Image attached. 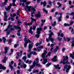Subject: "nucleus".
<instances>
[{"mask_svg":"<svg viewBox=\"0 0 74 74\" xmlns=\"http://www.w3.org/2000/svg\"><path fill=\"white\" fill-rule=\"evenodd\" d=\"M15 29L16 30H17L18 29H21V27L19 25L15 26V25H9L8 27V28H6L4 31V32H7V30H8V31H10V30L13 31L15 30Z\"/></svg>","mask_w":74,"mask_h":74,"instance_id":"obj_1","label":"nucleus"},{"mask_svg":"<svg viewBox=\"0 0 74 74\" xmlns=\"http://www.w3.org/2000/svg\"><path fill=\"white\" fill-rule=\"evenodd\" d=\"M33 45L32 44L29 45L28 51V53L27 55V56L28 58H31V55H32V54L34 55H37V53L35 51L31 52V49H32V48L33 47Z\"/></svg>","mask_w":74,"mask_h":74,"instance_id":"obj_2","label":"nucleus"},{"mask_svg":"<svg viewBox=\"0 0 74 74\" xmlns=\"http://www.w3.org/2000/svg\"><path fill=\"white\" fill-rule=\"evenodd\" d=\"M63 58L64 60H63V62L62 61H61L60 62V63H63V64H69V62L67 60L69 59L68 58V56H63Z\"/></svg>","mask_w":74,"mask_h":74,"instance_id":"obj_3","label":"nucleus"},{"mask_svg":"<svg viewBox=\"0 0 74 74\" xmlns=\"http://www.w3.org/2000/svg\"><path fill=\"white\" fill-rule=\"evenodd\" d=\"M47 53V52L46 50H45L44 52V53L42 54V58H43V60L44 61V62L43 63V64H45L46 63H47V62H48L47 59L45 58V56L46 55Z\"/></svg>","mask_w":74,"mask_h":74,"instance_id":"obj_4","label":"nucleus"},{"mask_svg":"<svg viewBox=\"0 0 74 74\" xmlns=\"http://www.w3.org/2000/svg\"><path fill=\"white\" fill-rule=\"evenodd\" d=\"M25 10L27 11L28 10L29 11H36V9L33 8H32V6H28L27 5L26 7H25Z\"/></svg>","mask_w":74,"mask_h":74,"instance_id":"obj_5","label":"nucleus"},{"mask_svg":"<svg viewBox=\"0 0 74 74\" xmlns=\"http://www.w3.org/2000/svg\"><path fill=\"white\" fill-rule=\"evenodd\" d=\"M42 30V28L40 27V28L38 27L37 29V33H38V34H36L35 35V37L36 38H39V37H40L39 34H40V32Z\"/></svg>","mask_w":74,"mask_h":74,"instance_id":"obj_6","label":"nucleus"},{"mask_svg":"<svg viewBox=\"0 0 74 74\" xmlns=\"http://www.w3.org/2000/svg\"><path fill=\"white\" fill-rule=\"evenodd\" d=\"M64 71H65L66 70V71L67 73H69V70H70V69H71V66L70 65H66L64 66Z\"/></svg>","mask_w":74,"mask_h":74,"instance_id":"obj_7","label":"nucleus"},{"mask_svg":"<svg viewBox=\"0 0 74 74\" xmlns=\"http://www.w3.org/2000/svg\"><path fill=\"white\" fill-rule=\"evenodd\" d=\"M31 22L30 23H27L26 22H25L24 23V24H25L26 25L29 26V25H31L33 23V21H35L36 22V20L35 19H34L33 18L31 17Z\"/></svg>","mask_w":74,"mask_h":74,"instance_id":"obj_8","label":"nucleus"},{"mask_svg":"<svg viewBox=\"0 0 74 74\" xmlns=\"http://www.w3.org/2000/svg\"><path fill=\"white\" fill-rule=\"evenodd\" d=\"M53 32H51V34H49V36L48 38V39L50 41H51L52 43H53L54 42V39L53 38H52V35H53Z\"/></svg>","mask_w":74,"mask_h":74,"instance_id":"obj_9","label":"nucleus"},{"mask_svg":"<svg viewBox=\"0 0 74 74\" xmlns=\"http://www.w3.org/2000/svg\"><path fill=\"white\" fill-rule=\"evenodd\" d=\"M4 15L5 16L3 20L4 21H7V12H4Z\"/></svg>","mask_w":74,"mask_h":74,"instance_id":"obj_10","label":"nucleus"},{"mask_svg":"<svg viewBox=\"0 0 74 74\" xmlns=\"http://www.w3.org/2000/svg\"><path fill=\"white\" fill-rule=\"evenodd\" d=\"M62 30H60V33L58 32V36H60V35H61V37H63V36H64V35L63 34V33H61L60 34V33H62Z\"/></svg>","mask_w":74,"mask_h":74,"instance_id":"obj_11","label":"nucleus"},{"mask_svg":"<svg viewBox=\"0 0 74 74\" xmlns=\"http://www.w3.org/2000/svg\"><path fill=\"white\" fill-rule=\"evenodd\" d=\"M6 69V67H4V66H2V64H0V69H3V70H5Z\"/></svg>","mask_w":74,"mask_h":74,"instance_id":"obj_12","label":"nucleus"},{"mask_svg":"<svg viewBox=\"0 0 74 74\" xmlns=\"http://www.w3.org/2000/svg\"><path fill=\"white\" fill-rule=\"evenodd\" d=\"M56 56H55L51 60V61L52 62H56L57 61V60H56Z\"/></svg>","mask_w":74,"mask_h":74,"instance_id":"obj_13","label":"nucleus"},{"mask_svg":"<svg viewBox=\"0 0 74 74\" xmlns=\"http://www.w3.org/2000/svg\"><path fill=\"white\" fill-rule=\"evenodd\" d=\"M7 0H5V2H2L1 4H0V5H1L2 6H4V5H5L6 4H7Z\"/></svg>","mask_w":74,"mask_h":74,"instance_id":"obj_14","label":"nucleus"},{"mask_svg":"<svg viewBox=\"0 0 74 74\" xmlns=\"http://www.w3.org/2000/svg\"><path fill=\"white\" fill-rule=\"evenodd\" d=\"M41 48H43V46L41 45L40 47H38L37 49H38V52H40V51Z\"/></svg>","mask_w":74,"mask_h":74,"instance_id":"obj_15","label":"nucleus"},{"mask_svg":"<svg viewBox=\"0 0 74 74\" xmlns=\"http://www.w3.org/2000/svg\"><path fill=\"white\" fill-rule=\"evenodd\" d=\"M27 0H23V2L24 3H25V5H29L30 3V2H27Z\"/></svg>","mask_w":74,"mask_h":74,"instance_id":"obj_16","label":"nucleus"},{"mask_svg":"<svg viewBox=\"0 0 74 74\" xmlns=\"http://www.w3.org/2000/svg\"><path fill=\"white\" fill-rule=\"evenodd\" d=\"M35 16L37 18H38V17L40 18V17H41V14H40V12H38V14H36Z\"/></svg>","mask_w":74,"mask_h":74,"instance_id":"obj_17","label":"nucleus"},{"mask_svg":"<svg viewBox=\"0 0 74 74\" xmlns=\"http://www.w3.org/2000/svg\"><path fill=\"white\" fill-rule=\"evenodd\" d=\"M9 49V47H5V53H7V51Z\"/></svg>","mask_w":74,"mask_h":74,"instance_id":"obj_18","label":"nucleus"},{"mask_svg":"<svg viewBox=\"0 0 74 74\" xmlns=\"http://www.w3.org/2000/svg\"><path fill=\"white\" fill-rule=\"evenodd\" d=\"M36 61L35 60H34L33 63V65L31 66V69H33L34 67H35V66H36Z\"/></svg>","mask_w":74,"mask_h":74,"instance_id":"obj_19","label":"nucleus"},{"mask_svg":"<svg viewBox=\"0 0 74 74\" xmlns=\"http://www.w3.org/2000/svg\"><path fill=\"white\" fill-rule=\"evenodd\" d=\"M23 40L24 41H25V42H26L27 44H28V42H27V36H25Z\"/></svg>","mask_w":74,"mask_h":74,"instance_id":"obj_20","label":"nucleus"},{"mask_svg":"<svg viewBox=\"0 0 74 74\" xmlns=\"http://www.w3.org/2000/svg\"><path fill=\"white\" fill-rule=\"evenodd\" d=\"M59 65L58 64L56 66L55 65H54V66L56 69H59V70L60 69V67H59Z\"/></svg>","mask_w":74,"mask_h":74,"instance_id":"obj_21","label":"nucleus"},{"mask_svg":"<svg viewBox=\"0 0 74 74\" xmlns=\"http://www.w3.org/2000/svg\"><path fill=\"white\" fill-rule=\"evenodd\" d=\"M59 49L58 47H57L56 48H55L54 50V53H56L57 52V51H58V49Z\"/></svg>","mask_w":74,"mask_h":74,"instance_id":"obj_22","label":"nucleus"},{"mask_svg":"<svg viewBox=\"0 0 74 74\" xmlns=\"http://www.w3.org/2000/svg\"><path fill=\"white\" fill-rule=\"evenodd\" d=\"M70 56L72 59H74V52H73L72 53L70 54Z\"/></svg>","mask_w":74,"mask_h":74,"instance_id":"obj_23","label":"nucleus"},{"mask_svg":"<svg viewBox=\"0 0 74 74\" xmlns=\"http://www.w3.org/2000/svg\"><path fill=\"white\" fill-rule=\"evenodd\" d=\"M7 59H8V58H7V57H5L4 59L3 60V63H5V62H6V61L7 60Z\"/></svg>","mask_w":74,"mask_h":74,"instance_id":"obj_24","label":"nucleus"},{"mask_svg":"<svg viewBox=\"0 0 74 74\" xmlns=\"http://www.w3.org/2000/svg\"><path fill=\"white\" fill-rule=\"evenodd\" d=\"M51 26H53V27L56 26V21H54L53 22V23H51Z\"/></svg>","mask_w":74,"mask_h":74,"instance_id":"obj_25","label":"nucleus"},{"mask_svg":"<svg viewBox=\"0 0 74 74\" xmlns=\"http://www.w3.org/2000/svg\"><path fill=\"white\" fill-rule=\"evenodd\" d=\"M42 43V42H41V41L39 43H37L35 44L36 46L37 47H38V45H40Z\"/></svg>","mask_w":74,"mask_h":74,"instance_id":"obj_26","label":"nucleus"},{"mask_svg":"<svg viewBox=\"0 0 74 74\" xmlns=\"http://www.w3.org/2000/svg\"><path fill=\"white\" fill-rule=\"evenodd\" d=\"M57 4L58 5V6L57 8L59 9V8H60V7L62 6V4H60V3L59 2L57 3Z\"/></svg>","mask_w":74,"mask_h":74,"instance_id":"obj_27","label":"nucleus"},{"mask_svg":"<svg viewBox=\"0 0 74 74\" xmlns=\"http://www.w3.org/2000/svg\"><path fill=\"white\" fill-rule=\"evenodd\" d=\"M38 63V61H37L36 63V66H38V67H40L41 66V64Z\"/></svg>","mask_w":74,"mask_h":74,"instance_id":"obj_28","label":"nucleus"},{"mask_svg":"<svg viewBox=\"0 0 74 74\" xmlns=\"http://www.w3.org/2000/svg\"><path fill=\"white\" fill-rule=\"evenodd\" d=\"M27 66V65L26 64H23V65H21V67H23V68H26Z\"/></svg>","mask_w":74,"mask_h":74,"instance_id":"obj_29","label":"nucleus"},{"mask_svg":"<svg viewBox=\"0 0 74 74\" xmlns=\"http://www.w3.org/2000/svg\"><path fill=\"white\" fill-rule=\"evenodd\" d=\"M12 1L13 2V3H12V5H13V6H16V5H15V3L16 1V0H13Z\"/></svg>","mask_w":74,"mask_h":74,"instance_id":"obj_30","label":"nucleus"},{"mask_svg":"<svg viewBox=\"0 0 74 74\" xmlns=\"http://www.w3.org/2000/svg\"><path fill=\"white\" fill-rule=\"evenodd\" d=\"M9 65L10 68L11 69V70L12 71L13 69V66L11 64V63L9 64Z\"/></svg>","mask_w":74,"mask_h":74,"instance_id":"obj_31","label":"nucleus"},{"mask_svg":"<svg viewBox=\"0 0 74 74\" xmlns=\"http://www.w3.org/2000/svg\"><path fill=\"white\" fill-rule=\"evenodd\" d=\"M21 11V10L20 9H19L17 11V14L18 15V16H19V12Z\"/></svg>","mask_w":74,"mask_h":74,"instance_id":"obj_32","label":"nucleus"},{"mask_svg":"<svg viewBox=\"0 0 74 74\" xmlns=\"http://www.w3.org/2000/svg\"><path fill=\"white\" fill-rule=\"evenodd\" d=\"M73 23H74V21H70V23L69 25V26H70V25H72V24H73Z\"/></svg>","mask_w":74,"mask_h":74,"instance_id":"obj_33","label":"nucleus"},{"mask_svg":"<svg viewBox=\"0 0 74 74\" xmlns=\"http://www.w3.org/2000/svg\"><path fill=\"white\" fill-rule=\"evenodd\" d=\"M70 15H72L73 16V19H74V12H72L70 14Z\"/></svg>","mask_w":74,"mask_h":74,"instance_id":"obj_34","label":"nucleus"},{"mask_svg":"<svg viewBox=\"0 0 74 74\" xmlns=\"http://www.w3.org/2000/svg\"><path fill=\"white\" fill-rule=\"evenodd\" d=\"M43 10L44 12H45L46 14H48V11H47L46 10V9H45V8H43Z\"/></svg>","mask_w":74,"mask_h":74,"instance_id":"obj_35","label":"nucleus"},{"mask_svg":"<svg viewBox=\"0 0 74 74\" xmlns=\"http://www.w3.org/2000/svg\"><path fill=\"white\" fill-rule=\"evenodd\" d=\"M31 12H32L31 13V14L32 15H31V16L32 17H33V16H34L33 15V14H34V11H34L33 10H32V11H31Z\"/></svg>","mask_w":74,"mask_h":74,"instance_id":"obj_36","label":"nucleus"},{"mask_svg":"<svg viewBox=\"0 0 74 74\" xmlns=\"http://www.w3.org/2000/svg\"><path fill=\"white\" fill-rule=\"evenodd\" d=\"M22 59L24 60L25 62H26V56H25L24 57H23L22 58Z\"/></svg>","mask_w":74,"mask_h":74,"instance_id":"obj_37","label":"nucleus"},{"mask_svg":"<svg viewBox=\"0 0 74 74\" xmlns=\"http://www.w3.org/2000/svg\"><path fill=\"white\" fill-rule=\"evenodd\" d=\"M3 42L4 43L5 42V41H6V39L5 38V37H3Z\"/></svg>","mask_w":74,"mask_h":74,"instance_id":"obj_38","label":"nucleus"},{"mask_svg":"<svg viewBox=\"0 0 74 74\" xmlns=\"http://www.w3.org/2000/svg\"><path fill=\"white\" fill-rule=\"evenodd\" d=\"M71 32L72 34H74V29L73 28H72V29L71 31Z\"/></svg>","mask_w":74,"mask_h":74,"instance_id":"obj_39","label":"nucleus"},{"mask_svg":"<svg viewBox=\"0 0 74 74\" xmlns=\"http://www.w3.org/2000/svg\"><path fill=\"white\" fill-rule=\"evenodd\" d=\"M12 41V39H9L8 40V42H9V45H11V42Z\"/></svg>","mask_w":74,"mask_h":74,"instance_id":"obj_40","label":"nucleus"},{"mask_svg":"<svg viewBox=\"0 0 74 74\" xmlns=\"http://www.w3.org/2000/svg\"><path fill=\"white\" fill-rule=\"evenodd\" d=\"M5 9L6 11H9L10 10V9H11V8H9L8 7V8H6Z\"/></svg>","mask_w":74,"mask_h":74,"instance_id":"obj_41","label":"nucleus"},{"mask_svg":"<svg viewBox=\"0 0 74 74\" xmlns=\"http://www.w3.org/2000/svg\"><path fill=\"white\" fill-rule=\"evenodd\" d=\"M38 70H35L33 71V73H38Z\"/></svg>","mask_w":74,"mask_h":74,"instance_id":"obj_42","label":"nucleus"},{"mask_svg":"<svg viewBox=\"0 0 74 74\" xmlns=\"http://www.w3.org/2000/svg\"><path fill=\"white\" fill-rule=\"evenodd\" d=\"M65 50L66 48H65V47H63L62 49V51L63 52H64V51Z\"/></svg>","mask_w":74,"mask_h":74,"instance_id":"obj_43","label":"nucleus"},{"mask_svg":"<svg viewBox=\"0 0 74 74\" xmlns=\"http://www.w3.org/2000/svg\"><path fill=\"white\" fill-rule=\"evenodd\" d=\"M29 32L31 34H33V32H32V30H29Z\"/></svg>","mask_w":74,"mask_h":74,"instance_id":"obj_44","label":"nucleus"},{"mask_svg":"<svg viewBox=\"0 0 74 74\" xmlns=\"http://www.w3.org/2000/svg\"><path fill=\"white\" fill-rule=\"evenodd\" d=\"M41 22L42 23H44V22H45V20H41Z\"/></svg>","mask_w":74,"mask_h":74,"instance_id":"obj_45","label":"nucleus"},{"mask_svg":"<svg viewBox=\"0 0 74 74\" xmlns=\"http://www.w3.org/2000/svg\"><path fill=\"white\" fill-rule=\"evenodd\" d=\"M43 7H45V6H46V2L45 1L43 2Z\"/></svg>","mask_w":74,"mask_h":74,"instance_id":"obj_46","label":"nucleus"},{"mask_svg":"<svg viewBox=\"0 0 74 74\" xmlns=\"http://www.w3.org/2000/svg\"><path fill=\"white\" fill-rule=\"evenodd\" d=\"M49 66H50V64L49 63H47L46 64V66L47 68V67H49Z\"/></svg>","mask_w":74,"mask_h":74,"instance_id":"obj_47","label":"nucleus"},{"mask_svg":"<svg viewBox=\"0 0 74 74\" xmlns=\"http://www.w3.org/2000/svg\"><path fill=\"white\" fill-rule=\"evenodd\" d=\"M28 43H27L25 42V43L24 44V47H27V44Z\"/></svg>","mask_w":74,"mask_h":74,"instance_id":"obj_48","label":"nucleus"},{"mask_svg":"<svg viewBox=\"0 0 74 74\" xmlns=\"http://www.w3.org/2000/svg\"><path fill=\"white\" fill-rule=\"evenodd\" d=\"M19 46V44H17V45H15L14 46V48H16V47H18Z\"/></svg>","mask_w":74,"mask_h":74,"instance_id":"obj_49","label":"nucleus"},{"mask_svg":"<svg viewBox=\"0 0 74 74\" xmlns=\"http://www.w3.org/2000/svg\"><path fill=\"white\" fill-rule=\"evenodd\" d=\"M58 12H56L55 13V15L54 16V17H55L56 16V15H57L58 14Z\"/></svg>","mask_w":74,"mask_h":74,"instance_id":"obj_50","label":"nucleus"},{"mask_svg":"<svg viewBox=\"0 0 74 74\" xmlns=\"http://www.w3.org/2000/svg\"><path fill=\"white\" fill-rule=\"evenodd\" d=\"M57 38H58V40H59V41H60V40H62V38H60L59 37H58Z\"/></svg>","mask_w":74,"mask_h":74,"instance_id":"obj_51","label":"nucleus"},{"mask_svg":"<svg viewBox=\"0 0 74 74\" xmlns=\"http://www.w3.org/2000/svg\"><path fill=\"white\" fill-rule=\"evenodd\" d=\"M9 34H10V32H7V34L6 36V37H8V35H9Z\"/></svg>","mask_w":74,"mask_h":74,"instance_id":"obj_52","label":"nucleus"},{"mask_svg":"<svg viewBox=\"0 0 74 74\" xmlns=\"http://www.w3.org/2000/svg\"><path fill=\"white\" fill-rule=\"evenodd\" d=\"M51 54V52H49L47 54L49 56H50Z\"/></svg>","mask_w":74,"mask_h":74,"instance_id":"obj_53","label":"nucleus"},{"mask_svg":"<svg viewBox=\"0 0 74 74\" xmlns=\"http://www.w3.org/2000/svg\"><path fill=\"white\" fill-rule=\"evenodd\" d=\"M61 18H62V17H60L58 18V20L59 22H60V21H61Z\"/></svg>","mask_w":74,"mask_h":74,"instance_id":"obj_54","label":"nucleus"},{"mask_svg":"<svg viewBox=\"0 0 74 74\" xmlns=\"http://www.w3.org/2000/svg\"><path fill=\"white\" fill-rule=\"evenodd\" d=\"M32 61L31 60H30L28 61V64H31V63H32Z\"/></svg>","mask_w":74,"mask_h":74,"instance_id":"obj_55","label":"nucleus"},{"mask_svg":"<svg viewBox=\"0 0 74 74\" xmlns=\"http://www.w3.org/2000/svg\"><path fill=\"white\" fill-rule=\"evenodd\" d=\"M64 26H70V25L69 24H68L65 23L64 24Z\"/></svg>","mask_w":74,"mask_h":74,"instance_id":"obj_56","label":"nucleus"},{"mask_svg":"<svg viewBox=\"0 0 74 74\" xmlns=\"http://www.w3.org/2000/svg\"><path fill=\"white\" fill-rule=\"evenodd\" d=\"M13 16L12 17H14V16H16V13H14L13 14Z\"/></svg>","mask_w":74,"mask_h":74,"instance_id":"obj_57","label":"nucleus"},{"mask_svg":"<svg viewBox=\"0 0 74 74\" xmlns=\"http://www.w3.org/2000/svg\"><path fill=\"white\" fill-rule=\"evenodd\" d=\"M36 26L34 25L33 26V30H35L36 29Z\"/></svg>","mask_w":74,"mask_h":74,"instance_id":"obj_58","label":"nucleus"},{"mask_svg":"<svg viewBox=\"0 0 74 74\" xmlns=\"http://www.w3.org/2000/svg\"><path fill=\"white\" fill-rule=\"evenodd\" d=\"M67 40V41H70V38H66Z\"/></svg>","mask_w":74,"mask_h":74,"instance_id":"obj_59","label":"nucleus"},{"mask_svg":"<svg viewBox=\"0 0 74 74\" xmlns=\"http://www.w3.org/2000/svg\"><path fill=\"white\" fill-rule=\"evenodd\" d=\"M14 61H12L11 62V63H10V64H14Z\"/></svg>","mask_w":74,"mask_h":74,"instance_id":"obj_60","label":"nucleus"},{"mask_svg":"<svg viewBox=\"0 0 74 74\" xmlns=\"http://www.w3.org/2000/svg\"><path fill=\"white\" fill-rule=\"evenodd\" d=\"M72 46H73V45L74 44V41L73 40L72 42Z\"/></svg>","mask_w":74,"mask_h":74,"instance_id":"obj_61","label":"nucleus"},{"mask_svg":"<svg viewBox=\"0 0 74 74\" xmlns=\"http://www.w3.org/2000/svg\"><path fill=\"white\" fill-rule=\"evenodd\" d=\"M12 5V4H11V3L10 4L9 6L8 7V8H11V7Z\"/></svg>","mask_w":74,"mask_h":74,"instance_id":"obj_62","label":"nucleus"},{"mask_svg":"<svg viewBox=\"0 0 74 74\" xmlns=\"http://www.w3.org/2000/svg\"><path fill=\"white\" fill-rule=\"evenodd\" d=\"M28 42H30V43H32V42L29 39L28 40Z\"/></svg>","mask_w":74,"mask_h":74,"instance_id":"obj_63","label":"nucleus"},{"mask_svg":"<svg viewBox=\"0 0 74 74\" xmlns=\"http://www.w3.org/2000/svg\"><path fill=\"white\" fill-rule=\"evenodd\" d=\"M16 54H17V55H18V56H19V54H20V53H19L17 52Z\"/></svg>","mask_w":74,"mask_h":74,"instance_id":"obj_64","label":"nucleus"}]
</instances>
